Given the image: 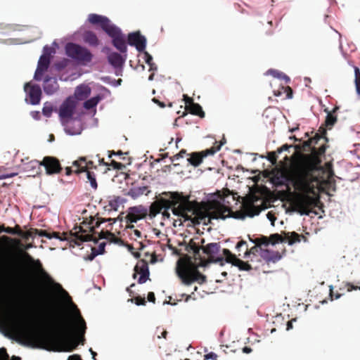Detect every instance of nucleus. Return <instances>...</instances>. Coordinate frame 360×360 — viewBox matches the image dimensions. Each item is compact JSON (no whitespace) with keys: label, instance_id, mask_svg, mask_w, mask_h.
<instances>
[{"label":"nucleus","instance_id":"17","mask_svg":"<svg viewBox=\"0 0 360 360\" xmlns=\"http://www.w3.org/2000/svg\"><path fill=\"white\" fill-rule=\"evenodd\" d=\"M128 43L136 47L138 51H143L146 46V39L139 32L129 33L127 37Z\"/></svg>","mask_w":360,"mask_h":360},{"label":"nucleus","instance_id":"46","mask_svg":"<svg viewBox=\"0 0 360 360\" xmlns=\"http://www.w3.org/2000/svg\"><path fill=\"white\" fill-rule=\"evenodd\" d=\"M44 53L41 56H45L46 58H50L51 57V55L54 53V50L53 48L49 46H45L44 47V50H43Z\"/></svg>","mask_w":360,"mask_h":360},{"label":"nucleus","instance_id":"7","mask_svg":"<svg viewBox=\"0 0 360 360\" xmlns=\"http://www.w3.org/2000/svg\"><path fill=\"white\" fill-rule=\"evenodd\" d=\"M18 259L6 251H0V287L7 288L20 275Z\"/></svg>","mask_w":360,"mask_h":360},{"label":"nucleus","instance_id":"34","mask_svg":"<svg viewBox=\"0 0 360 360\" xmlns=\"http://www.w3.org/2000/svg\"><path fill=\"white\" fill-rule=\"evenodd\" d=\"M98 237H99V238L108 239V240H110L111 242H114V243H117V241L119 240V239L117 238H116V236H115L114 233H112L108 231H101L98 234Z\"/></svg>","mask_w":360,"mask_h":360},{"label":"nucleus","instance_id":"55","mask_svg":"<svg viewBox=\"0 0 360 360\" xmlns=\"http://www.w3.org/2000/svg\"><path fill=\"white\" fill-rule=\"evenodd\" d=\"M346 287H347V290L348 292H351L352 290H357V289L360 290V285L359 286L355 285H354L352 283H347L346 284Z\"/></svg>","mask_w":360,"mask_h":360},{"label":"nucleus","instance_id":"64","mask_svg":"<svg viewBox=\"0 0 360 360\" xmlns=\"http://www.w3.org/2000/svg\"><path fill=\"white\" fill-rule=\"evenodd\" d=\"M68 360H82L81 356L78 354H73L69 356Z\"/></svg>","mask_w":360,"mask_h":360},{"label":"nucleus","instance_id":"57","mask_svg":"<svg viewBox=\"0 0 360 360\" xmlns=\"http://www.w3.org/2000/svg\"><path fill=\"white\" fill-rule=\"evenodd\" d=\"M18 174L17 172L0 174V179L13 177Z\"/></svg>","mask_w":360,"mask_h":360},{"label":"nucleus","instance_id":"26","mask_svg":"<svg viewBox=\"0 0 360 360\" xmlns=\"http://www.w3.org/2000/svg\"><path fill=\"white\" fill-rule=\"evenodd\" d=\"M149 193L150 190H148V186H139L129 189L128 191V195L131 197L133 199H136L143 194L147 195Z\"/></svg>","mask_w":360,"mask_h":360},{"label":"nucleus","instance_id":"52","mask_svg":"<svg viewBox=\"0 0 360 360\" xmlns=\"http://www.w3.org/2000/svg\"><path fill=\"white\" fill-rule=\"evenodd\" d=\"M134 300L136 305H145L146 303L145 297H141L140 296L136 297Z\"/></svg>","mask_w":360,"mask_h":360},{"label":"nucleus","instance_id":"35","mask_svg":"<svg viewBox=\"0 0 360 360\" xmlns=\"http://www.w3.org/2000/svg\"><path fill=\"white\" fill-rule=\"evenodd\" d=\"M144 59L145 62L149 65L150 71H155L157 70L158 68L155 63L153 62V57L152 56L148 53L147 51H144Z\"/></svg>","mask_w":360,"mask_h":360},{"label":"nucleus","instance_id":"60","mask_svg":"<svg viewBox=\"0 0 360 360\" xmlns=\"http://www.w3.org/2000/svg\"><path fill=\"white\" fill-rule=\"evenodd\" d=\"M218 356L214 352H210L205 355V359L217 360Z\"/></svg>","mask_w":360,"mask_h":360},{"label":"nucleus","instance_id":"9","mask_svg":"<svg viewBox=\"0 0 360 360\" xmlns=\"http://www.w3.org/2000/svg\"><path fill=\"white\" fill-rule=\"evenodd\" d=\"M66 54L81 64L90 63L93 55L86 48L74 43H68L65 46Z\"/></svg>","mask_w":360,"mask_h":360},{"label":"nucleus","instance_id":"8","mask_svg":"<svg viewBox=\"0 0 360 360\" xmlns=\"http://www.w3.org/2000/svg\"><path fill=\"white\" fill-rule=\"evenodd\" d=\"M191 258L186 256V261L180 263L177 268V274L182 282L187 285L196 281L202 284L206 281V276L202 274L195 266H193Z\"/></svg>","mask_w":360,"mask_h":360},{"label":"nucleus","instance_id":"47","mask_svg":"<svg viewBox=\"0 0 360 360\" xmlns=\"http://www.w3.org/2000/svg\"><path fill=\"white\" fill-rule=\"evenodd\" d=\"M186 154V150L185 149H182L180 152L170 158L172 162H174L176 160H179V158H184V155Z\"/></svg>","mask_w":360,"mask_h":360},{"label":"nucleus","instance_id":"63","mask_svg":"<svg viewBox=\"0 0 360 360\" xmlns=\"http://www.w3.org/2000/svg\"><path fill=\"white\" fill-rule=\"evenodd\" d=\"M290 147H292L291 145L284 144L281 148L277 149V152L278 153H281V152H283L284 150H288Z\"/></svg>","mask_w":360,"mask_h":360},{"label":"nucleus","instance_id":"59","mask_svg":"<svg viewBox=\"0 0 360 360\" xmlns=\"http://www.w3.org/2000/svg\"><path fill=\"white\" fill-rule=\"evenodd\" d=\"M169 210H171V208H163L162 211L161 212L162 217L164 219H169L170 218V213L169 212Z\"/></svg>","mask_w":360,"mask_h":360},{"label":"nucleus","instance_id":"39","mask_svg":"<svg viewBox=\"0 0 360 360\" xmlns=\"http://www.w3.org/2000/svg\"><path fill=\"white\" fill-rule=\"evenodd\" d=\"M41 162L37 160H31L30 161L27 162L25 167H22V169L25 171H29L34 169L37 167H39V166H41L40 164Z\"/></svg>","mask_w":360,"mask_h":360},{"label":"nucleus","instance_id":"5","mask_svg":"<svg viewBox=\"0 0 360 360\" xmlns=\"http://www.w3.org/2000/svg\"><path fill=\"white\" fill-rule=\"evenodd\" d=\"M23 257L29 262L32 267L39 273L41 280L45 287L43 290L39 291L41 297L49 304L53 303V296L51 292L64 293L68 292L63 288L62 285L56 282L53 278L44 269L41 262L34 258L27 252H23Z\"/></svg>","mask_w":360,"mask_h":360},{"label":"nucleus","instance_id":"24","mask_svg":"<svg viewBox=\"0 0 360 360\" xmlns=\"http://www.w3.org/2000/svg\"><path fill=\"white\" fill-rule=\"evenodd\" d=\"M262 257L267 262L276 263L281 259V255L278 251L264 250L261 253Z\"/></svg>","mask_w":360,"mask_h":360},{"label":"nucleus","instance_id":"38","mask_svg":"<svg viewBox=\"0 0 360 360\" xmlns=\"http://www.w3.org/2000/svg\"><path fill=\"white\" fill-rule=\"evenodd\" d=\"M354 76H355V86L356 91L358 95L360 96V70L358 67H354Z\"/></svg>","mask_w":360,"mask_h":360},{"label":"nucleus","instance_id":"10","mask_svg":"<svg viewBox=\"0 0 360 360\" xmlns=\"http://www.w3.org/2000/svg\"><path fill=\"white\" fill-rule=\"evenodd\" d=\"M222 143L217 146H212L210 148L202 150L200 152H193L190 154V158H188V162L193 167L199 166L204 158L208 155H212L221 148Z\"/></svg>","mask_w":360,"mask_h":360},{"label":"nucleus","instance_id":"22","mask_svg":"<svg viewBox=\"0 0 360 360\" xmlns=\"http://www.w3.org/2000/svg\"><path fill=\"white\" fill-rule=\"evenodd\" d=\"M43 88L46 94H53L59 88L56 78L46 76L44 81Z\"/></svg>","mask_w":360,"mask_h":360},{"label":"nucleus","instance_id":"23","mask_svg":"<svg viewBox=\"0 0 360 360\" xmlns=\"http://www.w3.org/2000/svg\"><path fill=\"white\" fill-rule=\"evenodd\" d=\"M201 247L198 245L193 239H191L188 245L186 246V250L189 253H193V257L195 260H200L201 263L204 262L200 255Z\"/></svg>","mask_w":360,"mask_h":360},{"label":"nucleus","instance_id":"54","mask_svg":"<svg viewBox=\"0 0 360 360\" xmlns=\"http://www.w3.org/2000/svg\"><path fill=\"white\" fill-rule=\"evenodd\" d=\"M184 100L186 105V109L187 108H188L191 105V103H194L193 98L189 97V96H188L186 94L184 95Z\"/></svg>","mask_w":360,"mask_h":360},{"label":"nucleus","instance_id":"3","mask_svg":"<svg viewBox=\"0 0 360 360\" xmlns=\"http://www.w3.org/2000/svg\"><path fill=\"white\" fill-rule=\"evenodd\" d=\"M163 208H171L172 214L179 218L180 224L191 221L194 225L211 223V219H225L231 215V210L222 205H217L213 211L207 210L198 202L190 200L188 195L179 192H163L161 196L149 207L150 218H154L161 213Z\"/></svg>","mask_w":360,"mask_h":360},{"label":"nucleus","instance_id":"41","mask_svg":"<svg viewBox=\"0 0 360 360\" xmlns=\"http://www.w3.org/2000/svg\"><path fill=\"white\" fill-rule=\"evenodd\" d=\"M268 72L270 75H271L272 76H274V77H277V78H280V79H283L285 80L286 82H288L290 80L289 77L287 75H285L283 73L280 72L276 70H269L268 71Z\"/></svg>","mask_w":360,"mask_h":360},{"label":"nucleus","instance_id":"53","mask_svg":"<svg viewBox=\"0 0 360 360\" xmlns=\"http://www.w3.org/2000/svg\"><path fill=\"white\" fill-rule=\"evenodd\" d=\"M105 246V243H101V244H99V245L98 246L97 248H96V252L98 253V255H101V254L104 253Z\"/></svg>","mask_w":360,"mask_h":360},{"label":"nucleus","instance_id":"19","mask_svg":"<svg viewBox=\"0 0 360 360\" xmlns=\"http://www.w3.org/2000/svg\"><path fill=\"white\" fill-rule=\"evenodd\" d=\"M51 58L45 56H41L38 61L37 70L34 73V79L37 81H41L42 75L46 72L50 65Z\"/></svg>","mask_w":360,"mask_h":360},{"label":"nucleus","instance_id":"1","mask_svg":"<svg viewBox=\"0 0 360 360\" xmlns=\"http://www.w3.org/2000/svg\"><path fill=\"white\" fill-rule=\"evenodd\" d=\"M327 141L326 129L321 126L313 138L295 146L297 151L311 153L292 156L289 166L274 179L277 186H285L290 193L292 186L298 192L293 205L301 215H309L312 209L318 206L319 199L310 194H314L318 186L330 181L333 175V171H326L321 165V157L326 152Z\"/></svg>","mask_w":360,"mask_h":360},{"label":"nucleus","instance_id":"50","mask_svg":"<svg viewBox=\"0 0 360 360\" xmlns=\"http://www.w3.org/2000/svg\"><path fill=\"white\" fill-rule=\"evenodd\" d=\"M20 236L25 239V240H28L30 238L32 237V232L30 231H21V233L20 234Z\"/></svg>","mask_w":360,"mask_h":360},{"label":"nucleus","instance_id":"27","mask_svg":"<svg viewBox=\"0 0 360 360\" xmlns=\"http://www.w3.org/2000/svg\"><path fill=\"white\" fill-rule=\"evenodd\" d=\"M91 94V89L86 85L78 86L75 91V96L78 100H84Z\"/></svg>","mask_w":360,"mask_h":360},{"label":"nucleus","instance_id":"33","mask_svg":"<svg viewBox=\"0 0 360 360\" xmlns=\"http://www.w3.org/2000/svg\"><path fill=\"white\" fill-rule=\"evenodd\" d=\"M101 99V98L99 96L91 98L84 103V107L87 110L92 109L97 105Z\"/></svg>","mask_w":360,"mask_h":360},{"label":"nucleus","instance_id":"4","mask_svg":"<svg viewBox=\"0 0 360 360\" xmlns=\"http://www.w3.org/2000/svg\"><path fill=\"white\" fill-rule=\"evenodd\" d=\"M95 219L91 218L89 223L84 221L82 226H75L74 228L75 232H70V235L72 238L70 240V243H74L77 245H80L82 243L85 241H94L97 242L96 238L94 236V229L98 227L101 224L105 221H115V219H97L94 223ZM52 238L59 239L60 240H68L69 234L63 232L60 234L59 232H52L51 233Z\"/></svg>","mask_w":360,"mask_h":360},{"label":"nucleus","instance_id":"30","mask_svg":"<svg viewBox=\"0 0 360 360\" xmlns=\"http://www.w3.org/2000/svg\"><path fill=\"white\" fill-rule=\"evenodd\" d=\"M1 240L5 243H12L14 245L18 247H23L24 250H28L32 248V245L31 243L27 244L26 245H23L21 241L19 239H13L8 236H3L1 237Z\"/></svg>","mask_w":360,"mask_h":360},{"label":"nucleus","instance_id":"16","mask_svg":"<svg viewBox=\"0 0 360 360\" xmlns=\"http://www.w3.org/2000/svg\"><path fill=\"white\" fill-rule=\"evenodd\" d=\"M147 215L148 210L145 207L139 205L130 207L126 219L127 222L136 223L139 220L144 219Z\"/></svg>","mask_w":360,"mask_h":360},{"label":"nucleus","instance_id":"48","mask_svg":"<svg viewBox=\"0 0 360 360\" xmlns=\"http://www.w3.org/2000/svg\"><path fill=\"white\" fill-rule=\"evenodd\" d=\"M9 356L7 353L6 349L4 347L0 348V360H8Z\"/></svg>","mask_w":360,"mask_h":360},{"label":"nucleus","instance_id":"58","mask_svg":"<svg viewBox=\"0 0 360 360\" xmlns=\"http://www.w3.org/2000/svg\"><path fill=\"white\" fill-rule=\"evenodd\" d=\"M110 165L113 167V168L117 169H122L124 165L118 162H116L115 160H112Z\"/></svg>","mask_w":360,"mask_h":360},{"label":"nucleus","instance_id":"44","mask_svg":"<svg viewBox=\"0 0 360 360\" xmlns=\"http://www.w3.org/2000/svg\"><path fill=\"white\" fill-rule=\"evenodd\" d=\"M278 153L276 151H271L267 153V160L272 164L276 165L277 162V154Z\"/></svg>","mask_w":360,"mask_h":360},{"label":"nucleus","instance_id":"43","mask_svg":"<svg viewBox=\"0 0 360 360\" xmlns=\"http://www.w3.org/2000/svg\"><path fill=\"white\" fill-rule=\"evenodd\" d=\"M65 130V132L70 135H78L80 134L82 131V129L79 126L77 129H74L70 126H67Z\"/></svg>","mask_w":360,"mask_h":360},{"label":"nucleus","instance_id":"13","mask_svg":"<svg viewBox=\"0 0 360 360\" xmlns=\"http://www.w3.org/2000/svg\"><path fill=\"white\" fill-rule=\"evenodd\" d=\"M134 273L133 274V278H136L138 274L140 276L138 279L139 284H143L149 279V269L148 262L144 259H140L134 266Z\"/></svg>","mask_w":360,"mask_h":360},{"label":"nucleus","instance_id":"21","mask_svg":"<svg viewBox=\"0 0 360 360\" xmlns=\"http://www.w3.org/2000/svg\"><path fill=\"white\" fill-rule=\"evenodd\" d=\"M72 166L75 167L76 174L82 172L83 171L89 170V169L96 168L94 162L91 160L86 161V158H80L72 163Z\"/></svg>","mask_w":360,"mask_h":360},{"label":"nucleus","instance_id":"56","mask_svg":"<svg viewBox=\"0 0 360 360\" xmlns=\"http://www.w3.org/2000/svg\"><path fill=\"white\" fill-rule=\"evenodd\" d=\"M259 247L255 245V246L252 247L250 250H246L245 255H250V254H256L258 252V248Z\"/></svg>","mask_w":360,"mask_h":360},{"label":"nucleus","instance_id":"11","mask_svg":"<svg viewBox=\"0 0 360 360\" xmlns=\"http://www.w3.org/2000/svg\"><path fill=\"white\" fill-rule=\"evenodd\" d=\"M46 169V173L49 175L60 173L63 168L58 158L53 156H45L40 162Z\"/></svg>","mask_w":360,"mask_h":360},{"label":"nucleus","instance_id":"15","mask_svg":"<svg viewBox=\"0 0 360 360\" xmlns=\"http://www.w3.org/2000/svg\"><path fill=\"white\" fill-rule=\"evenodd\" d=\"M24 89L29 96L30 104L37 105L40 103L42 93L39 85L28 82L25 84Z\"/></svg>","mask_w":360,"mask_h":360},{"label":"nucleus","instance_id":"14","mask_svg":"<svg viewBox=\"0 0 360 360\" xmlns=\"http://www.w3.org/2000/svg\"><path fill=\"white\" fill-rule=\"evenodd\" d=\"M223 255L225 257L226 262L231 263L232 265H234L239 268L240 270L243 271H250L252 269V266L248 262H244L238 258L233 254L228 249H223Z\"/></svg>","mask_w":360,"mask_h":360},{"label":"nucleus","instance_id":"62","mask_svg":"<svg viewBox=\"0 0 360 360\" xmlns=\"http://www.w3.org/2000/svg\"><path fill=\"white\" fill-rule=\"evenodd\" d=\"M97 255H98L96 252V248H92L91 253L88 256V259L89 260H93Z\"/></svg>","mask_w":360,"mask_h":360},{"label":"nucleus","instance_id":"25","mask_svg":"<svg viewBox=\"0 0 360 360\" xmlns=\"http://www.w3.org/2000/svg\"><path fill=\"white\" fill-rule=\"evenodd\" d=\"M83 39L85 43L91 46H97L99 44V39L96 34L92 31H85L83 34Z\"/></svg>","mask_w":360,"mask_h":360},{"label":"nucleus","instance_id":"51","mask_svg":"<svg viewBox=\"0 0 360 360\" xmlns=\"http://www.w3.org/2000/svg\"><path fill=\"white\" fill-rule=\"evenodd\" d=\"M127 228L133 229V233H131V236L134 235L136 238H141V232L138 229H134V226L131 225L128 226Z\"/></svg>","mask_w":360,"mask_h":360},{"label":"nucleus","instance_id":"36","mask_svg":"<svg viewBox=\"0 0 360 360\" xmlns=\"http://www.w3.org/2000/svg\"><path fill=\"white\" fill-rule=\"evenodd\" d=\"M255 245L261 248L262 245L268 246L270 244V240L269 237L262 236L259 238H256L254 240H251Z\"/></svg>","mask_w":360,"mask_h":360},{"label":"nucleus","instance_id":"49","mask_svg":"<svg viewBox=\"0 0 360 360\" xmlns=\"http://www.w3.org/2000/svg\"><path fill=\"white\" fill-rule=\"evenodd\" d=\"M35 233L39 235V236H45L49 239L52 238V236H51V233H48L45 230H38V229H35L34 230Z\"/></svg>","mask_w":360,"mask_h":360},{"label":"nucleus","instance_id":"6","mask_svg":"<svg viewBox=\"0 0 360 360\" xmlns=\"http://www.w3.org/2000/svg\"><path fill=\"white\" fill-rule=\"evenodd\" d=\"M88 21L94 25H99L101 29L112 38V44L122 54H127V46L126 37L121 30L112 24L105 16L96 13H91L88 16Z\"/></svg>","mask_w":360,"mask_h":360},{"label":"nucleus","instance_id":"37","mask_svg":"<svg viewBox=\"0 0 360 360\" xmlns=\"http://www.w3.org/2000/svg\"><path fill=\"white\" fill-rule=\"evenodd\" d=\"M269 238L270 240V243L272 244V245H275L276 243H278L285 242V236H282L281 235H280L278 233L271 234L269 237Z\"/></svg>","mask_w":360,"mask_h":360},{"label":"nucleus","instance_id":"31","mask_svg":"<svg viewBox=\"0 0 360 360\" xmlns=\"http://www.w3.org/2000/svg\"><path fill=\"white\" fill-rule=\"evenodd\" d=\"M303 237V236L298 234L297 233L293 232H288L285 233V242L287 241L289 245H293L295 243L300 242V238Z\"/></svg>","mask_w":360,"mask_h":360},{"label":"nucleus","instance_id":"32","mask_svg":"<svg viewBox=\"0 0 360 360\" xmlns=\"http://www.w3.org/2000/svg\"><path fill=\"white\" fill-rule=\"evenodd\" d=\"M283 93L286 94V98H292V89L288 86H282L278 90L274 91V94L276 96H279L282 95Z\"/></svg>","mask_w":360,"mask_h":360},{"label":"nucleus","instance_id":"42","mask_svg":"<svg viewBox=\"0 0 360 360\" xmlns=\"http://www.w3.org/2000/svg\"><path fill=\"white\" fill-rule=\"evenodd\" d=\"M20 158V161L21 164H19V165H17V167H20L21 166H22V167H25V166H26L27 162H29V161H30V158H29L28 156L25 157V158L20 157V153H19V151H18V152L15 153L14 158H15V160H16V159H18V158Z\"/></svg>","mask_w":360,"mask_h":360},{"label":"nucleus","instance_id":"40","mask_svg":"<svg viewBox=\"0 0 360 360\" xmlns=\"http://www.w3.org/2000/svg\"><path fill=\"white\" fill-rule=\"evenodd\" d=\"M85 172L86 174V178L90 182L91 187L94 188H96L98 185L94 172L89 170H86Z\"/></svg>","mask_w":360,"mask_h":360},{"label":"nucleus","instance_id":"45","mask_svg":"<svg viewBox=\"0 0 360 360\" xmlns=\"http://www.w3.org/2000/svg\"><path fill=\"white\" fill-rule=\"evenodd\" d=\"M52 112H53L52 106L50 105H47L46 104H45L42 109V112H43L44 115H45L47 117H49L51 116Z\"/></svg>","mask_w":360,"mask_h":360},{"label":"nucleus","instance_id":"18","mask_svg":"<svg viewBox=\"0 0 360 360\" xmlns=\"http://www.w3.org/2000/svg\"><path fill=\"white\" fill-rule=\"evenodd\" d=\"M203 253L207 255L210 262H219L222 260V257H217L220 250V245L217 243H211L205 246L202 247Z\"/></svg>","mask_w":360,"mask_h":360},{"label":"nucleus","instance_id":"20","mask_svg":"<svg viewBox=\"0 0 360 360\" xmlns=\"http://www.w3.org/2000/svg\"><path fill=\"white\" fill-rule=\"evenodd\" d=\"M127 57V54L110 52L108 55V61L113 68H119L123 66Z\"/></svg>","mask_w":360,"mask_h":360},{"label":"nucleus","instance_id":"2","mask_svg":"<svg viewBox=\"0 0 360 360\" xmlns=\"http://www.w3.org/2000/svg\"><path fill=\"white\" fill-rule=\"evenodd\" d=\"M75 307L74 321L61 314L53 316L52 327L54 333L51 334L34 333L27 320L21 314H11L4 325L7 330L20 338L39 342L43 345L42 348L52 345L56 347V350L58 352H72L79 343L84 345L86 330L84 319L75 305Z\"/></svg>","mask_w":360,"mask_h":360},{"label":"nucleus","instance_id":"28","mask_svg":"<svg viewBox=\"0 0 360 360\" xmlns=\"http://www.w3.org/2000/svg\"><path fill=\"white\" fill-rule=\"evenodd\" d=\"M324 112L327 114L325 123H324V127L328 128L330 129L333 125L337 122L338 118L335 115H333V112H330V110L328 108H325Z\"/></svg>","mask_w":360,"mask_h":360},{"label":"nucleus","instance_id":"29","mask_svg":"<svg viewBox=\"0 0 360 360\" xmlns=\"http://www.w3.org/2000/svg\"><path fill=\"white\" fill-rule=\"evenodd\" d=\"M186 110H188L189 112L192 115H198L201 118L204 117L205 115L202 107L196 103H191V105L186 108Z\"/></svg>","mask_w":360,"mask_h":360},{"label":"nucleus","instance_id":"61","mask_svg":"<svg viewBox=\"0 0 360 360\" xmlns=\"http://www.w3.org/2000/svg\"><path fill=\"white\" fill-rule=\"evenodd\" d=\"M120 203V198H117V199L112 200L110 202V205L112 208H113L115 210H117V207L118 206Z\"/></svg>","mask_w":360,"mask_h":360},{"label":"nucleus","instance_id":"12","mask_svg":"<svg viewBox=\"0 0 360 360\" xmlns=\"http://www.w3.org/2000/svg\"><path fill=\"white\" fill-rule=\"evenodd\" d=\"M76 103L73 98H68L60 105L59 116L63 122L71 119L73 116Z\"/></svg>","mask_w":360,"mask_h":360}]
</instances>
